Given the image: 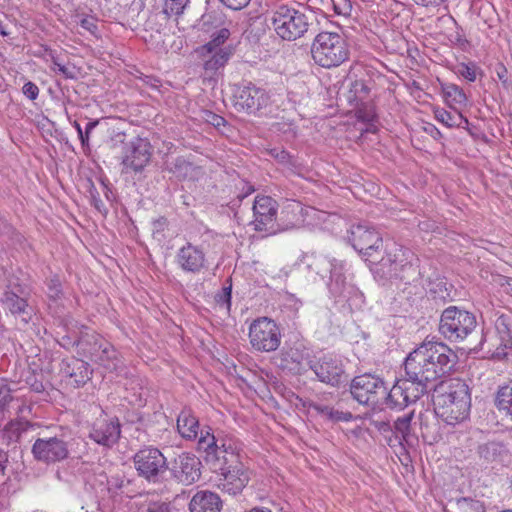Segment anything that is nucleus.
<instances>
[{"label":"nucleus","instance_id":"nucleus-50","mask_svg":"<svg viewBox=\"0 0 512 512\" xmlns=\"http://www.w3.org/2000/svg\"><path fill=\"white\" fill-rule=\"evenodd\" d=\"M190 167H191V164L189 162H187L182 157H178L173 162V166L170 167V171H172L175 174H180L181 172L186 173Z\"/></svg>","mask_w":512,"mask_h":512},{"label":"nucleus","instance_id":"nucleus-49","mask_svg":"<svg viewBox=\"0 0 512 512\" xmlns=\"http://www.w3.org/2000/svg\"><path fill=\"white\" fill-rule=\"evenodd\" d=\"M22 92L28 99L35 100L39 95V88L35 83L29 81L23 85Z\"/></svg>","mask_w":512,"mask_h":512},{"label":"nucleus","instance_id":"nucleus-44","mask_svg":"<svg viewBox=\"0 0 512 512\" xmlns=\"http://www.w3.org/2000/svg\"><path fill=\"white\" fill-rule=\"evenodd\" d=\"M89 195L91 199L92 205L99 211V212H106L105 205L103 201L100 198V193L95 188L94 184L89 181Z\"/></svg>","mask_w":512,"mask_h":512},{"label":"nucleus","instance_id":"nucleus-40","mask_svg":"<svg viewBox=\"0 0 512 512\" xmlns=\"http://www.w3.org/2000/svg\"><path fill=\"white\" fill-rule=\"evenodd\" d=\"M177 264L187 272H198L204 266L203 258H177Z\"/></svg>","mask_w":512,"mask_h":512},{"label":"nucleus","instance_id":"nucleus-25","mask_svg":"<svg viewBox=\"0 0 512 512\" xmlns=\"http://www.w3.org/2000/svg\"><path fill=\"white\" fill-rule=\"evenodd\" d=\"M177 429L179 434L186 440H199L201 433L205 430H210V433H213L210 427L199 430L198 419L187 410H183L178 415Z\"/></svg>","mask_w":512,"mask_h":512},{"label":"nucleus","instance_id":"nucleus-26","mask_svg":"<svg viewBox=\"0 0 512 512\" xmlns=\"http://www.w3.org/2000/svg\"><path fill=\"white\" fill-rule=\"evenodd\" d=\"M328 288L334 298H340L346 301L359 293L354 285L346 282L345 277L336 268L331 269Z\"/></svg>","mask_w":512,"mask_h":512},{"label":"nucleus","instance_id":"nucleus-46","mask_svg":"<svg viewBox=\"0 0 512 512\" xmlns=\"http://www.w3.org/2000/svg\"><path fill=\"white\" fill-rule=\"evenodd\" d=\"M420 288L416 284L412 283H404V287L399 292L400 299H406L407 301H412L413 296L419 294Z\"/></svg>","mask_w":512,"mask_h":512},{"label":"nucleus","instance_id":"nucleus-42","mask_svg":"<svg viewBox=\"0 0 512 512\" xmlns=\"http://www.w3.org/2000/svg\"><path fill=\"white\" fill-rule=\"evenodd\" d=\"M334 13L345 18L351 15L353 6L351 0H331Z\"/></svg>","mask_w":512,"mask_h":512},{"label":"nucleus","instance_id":"nucleus-11","mask_svg":"<svg viewBox=\"0 0 512 512\" xmlns=\"http://www.w3.org/2000/svg\"><path fill=\"white\" fill-rule=\"evenodd\" d=\"M133 463L138 475L149 482L156 483L168 469L166 457L153 447L139 450L133 457Z\"/></svg>","mask_w":512,"mask_h":512},{"label":"nucleus","instance_id":"nucleus-18","mask_svg":"<svg viewBox=\"0 0 512 512\" xmlns=\"http://www.w3.org/2000/svg\"><path fill=\"white\" fill-rule=\"evenodd\" d=\"M121 429L117 418H98L92 424L89 438L104 447H112L120 437Z\"/></svg>","mask_w":512,"mask_h":512},{"label":"nucleus","instance_id":"nucleus-29","mask_svg":"<svg viewBox=\"0 0 512 512\" xmlns=\"http://www.w3.org/2000/svg\"><path fill=\"white\" fill-rule=\"evenodd\" d=\"M441 90L446 103L453 107L454 105H463L467 101V97L462 88L452 83H444Z\"/></svg>","mask_w":512,"mask_h":512},{"label":"nucleus","instance_id":"nucleus-35","mask_svg":"<svg viewBox=\"0 0 512 512\" xmlns=\"http://www.w3.org/2000/svg\"><path fill=\"white\" fill-rule=\"evenodd\" d=\"M455 72L467 81L474 82L478 73H481V69L473 62L459 63L456 66Z\"/></svg>","mask_w":512,"mask_h":512},{"label":"nucleus","instance_id":"nucleus-28","mask_svg":"<svg viewBox=\"0 0 512 512\" xmlns=\"http://www.w3.org/2000/svg\"><path fill=\"white\" fill-rule=\"evenodd\" d=\"M494 405L501 415L512 422V380L498 386L494 396Z\"/></svg>","mask_w":512,"mask_h":512},{"label":"nucleus","instance_id":"nucleus-53","mask_svg":"<svg viewBox=\"0 0 512 512\" xmlns=\"http://www.w3.org/2000/svg\"><path fill=\"white\" fill-rule=\"evenodd\" d=\"M108 484L111 488L122 489L129 484V481L121 475H114L108 480Z\"/></svg>","mask_w":512,"mask_h":512},{"label":"nucleus","instance_id":"nucleus-57","mask_svg":"<svg viewBox=\"0 0 512 512\" xmlns=\"http://www.w3.org/2000/svg\"><path fill=\"white\" fill-rule=\"evenodd\" d=\"M499 80L502 82L504 87H508L509 81L507 78V69L504 65L500 64L496 70Z\"/></svg>","mask_w":512,"mask_h":512},{"label":"nucleus","instance_id":"nucleus-3","mask_svg":"<svg viewBox=\"0 0 512 512\" xmlns=\"http://www.w3.org/2000/svg\"><path fill=\"white\" fill-rule=\"evenodd\" d=\"M432 401L435 412L447 424L463 421L469 415L471 398L468 386L461 381L441 382L434 389Z\"/></svg>","mask_w":512,"mask_h":512},{"label":"nucleus","instance_id":"nucleus-12","mask_svg":"<svg viewBox=\"0 0 512 512\" xmlns=\"http://www.w3.org/2000/svg\"><path fill=\"white\" fill-rule=\"evenodd\" d=\"M269 96L262 88L252 83L237 86L233 93V104L237 111L255 113L268 104Z\"/></svg>","mask_w":512,"mask_h":512},{"label":"nucleus","instance_id":"nucleus-21","mask_svg":"<svg viewBox=\"0 0 512 512\" xmlns=\"http://www.w3.org/2000/svg\"><path fill=\"white\" fill-rule=\"evenodd\" d=\"M16 290L7 288L0 299L1 304L5 310H8L15 316H22L24 323H28L30 320V313L27 300L20 295L21 291L19 287H15Z\"/></svg>","mask_w":512,"mask_h":512},{"label":"nucleus","instance_id":"nucleus-23","mask_svg":"<svg viewBox=\"0 0 512 512\" xmlns=\"http://www.w3.org/2000/svg\"><path fill=\"white\" fill-rule=\"evenodd\" d=\"M306 358L307 355L301 346H285L277 356L278 365L281 368L297 373L303 369V362Z\"/></svg>","mask_w":512,"mask_h":512},{"label":"nucleus","instance_id":"nucleus-20","mask_svg":"<svg viewBox=\"0 0 512 512\" xmlns=\"http://www.w3.org/2000/svg\"><path fill=\"white\" fill-rule=\"evenodd\" d=\"M405 259L406 258H403L398 262L396 259L392 258H380V260L374 262L366 258V262L374 278L384 283L387 280L396 278L399 272L405 269L407 265L403 263Z\"/></svg>","mask_w":512,"mask_h":512},{"label":"nucleus","instance_id":"nucleus-51","mask_svg":"<svg viewBox=\"0 0 512 512\" xmlns=\"http://www.w3.org/2000/svg\"><path fill=\"white\" fill-rule=\"evenodd\" d=\"M415 5L427 9H434L444 5L448 0H410Z\"/></svg>","mask_w":512,"mask_h":512},{"label":"nucleus","instance_id":"nucleus-38","mask_svg":"<svg viewBox=\"0 0 512 512\" xmlns=\"http://www.w3.org/2000/svg\"><path fill=\"white\" fill-rule=\"evenodd\" d=\"M76 23L92 35L98 32V20L92 15H77Z\"/></svg>","mask_w":512,"mask_h":512},{"label":"nucleus","instance_id":"nucleus-24","mask_svg":"<svg viewBox=\"0 0 512 512\" xmlns=\"http://www.w3.org/2000/svg\"><path fill=\"white\" fill-rule=\"evenodd\" d=\"M60 371L66 377L73 379L77 386L85 384L91 375L88 363L73 357L61 362Z\"/></svg>","mask_w":512,"mask_h":512},{"label":"nucleus","instance_id":"nucleus-7","mask_svg":"<svg viewBox=\"0 0 512 512\" xmlns=\"http://www.w3.org/2000/svg\"><path fill=\"white\" fill-rule=\"evenodd\" d=\"M476 327L477 321L473 313L450 306L442 312L439 332L451 342H460L466 339Z\"/></svg>","mask_w":512,"mask_h":512},{"label":"nucleus","instance_id":"nucleus-14","mask_svg":"<svg viewBox=\"0 0 512 512\" xmlns=\"http://www.w3.org/2000/svg\"><path fill=\"white\" fill-rule=\"evenodd\" d=\"M200 468V459L189 452L179 454L168 464L172 476L184 485H191L199 480L201 476Z\"/></svg>","mask_w":512,"mask_h":512},{"label":"nucleus","instance_id":"nucleus-63","mask_svg":"<svg viewBox=\"0 0 512 512\" xmlns=\"http://www.w3.org/2000/svg\"><path fill=\"white\" fill-rule=\"evenodd\" d=\"M210 18H211L210 15H203L201 20H200L199 25L204 26L209 21Z\"/></svg>","mask_w":512,"mask_h":512},{"label":"nucleus","instance_id":"nucleus-15","mask_svg":"<svg viewBox=\"0 0 512 512\" xmlns=\"http://www.w3.org/2000/svg\"><path fill=\"white\" fill-rule=\"evenodd\" d=\"M278 204L270 196H257L253 205L255 230L273 234L277 231L276 216Z\"/></svg>","mask_w":512,"mask_h":512},{"label":"nucleus","instance_id":"nucleus-32","mask_svg":"<svg viewBox=\"0 0 512 512\" xmlns=\"http://www.w3.org/2000/svg\"><path fill=\"white\" fill-rule=\"evenodd\" d=\"M230 32L227 28H221L212 34V39L198 49L200 55H207L218 51L224 42L229 38Z\"/></svg>","mask_w":512,"mask_h":512},{"label":"nucleus","instance_id":"nucleus-64","mask_svg":"<svg viewBox=\"0 0 512 512\" xmlns=\"http://www.w3.org/2000/svg\"><path fill=\"white\" fill-rule=\"evenodd\" d=\"M0 34L2 36H8L9 35V32L6 31V29H5V27H4V25H3L1 20H0Z\"/></svg>","mask_w":512,"mask_h":512},{"label":"nucleus","instance_id":"nucleus-47","mask_svg":"<svg viewBox=\"0 0 512 512\" xmlns=\"http://www.w3.org/2000/svg\"><path fill=\"white\" fill-rule=\"evenodd\" d=\"M147 512H176V511L170 502L155 501V502L149 503Z\"/></svg>","mask_w":512,"mask_h":512},{"label":"nucleus","instance_id":"nucleus-27","mask_svg":"<svg viewBox=\"0 0 512 512\" xmlns=\"http://www.w3.org/2000/svg\"><path fill=\"white\" fill-rule=\"evenodd\" d=\"M232 53L228 48H220L207 55H200L203 58V69L205 76L212 78L217 72L224 68Z\"/></svg>","mask_w":512,"mask_h":512},{"label":"nucleus","instance_id":"nucleus-10","mask_svg":"<svg viewBox=\"0 0 512 512\" xmlns=\"http://www.w3.org/2000/svg\"><path fill=\"white\" fill-rule=\"evenodd\" d=\"M249 339L251 346L257 351H275L281 343L280 329L272 319L260 317L250 324Z\"/></svg>","mask_w":512,"mask_h":512},{"label":"nucleus","instance_id":"nucleus-39","mask_svg":"<svg viewBox=\"0 0 512 512\" xmlns=\"http://www.w3.org/2000/svg\"><path fill=\"white\" fill-rule=\"evenodd\" d=\"M413 417V412L398 418L394 422V429L398 435H401L403 440L407 441L410 432V423Z\"/></svg>","mask_w":512,"mask_h":512},{"label":"nucleus","instance_id":"nucleus-56","mask_svg":"<svg viewBox=\"0 0 512 512\" xmlns=\"http://www.w3.org/2000/svg\"><path fill=\"white\" fill-rule=\"evenodd\" d=\"M271 155L277 159L280 163H288L290 161L291 156L285 150L273 149L271 150Z\"/></svg>","mask_w":512,"mask_h":512},{"label":"nucleus","instance_id":"nucleus-2","mask_svg":"<svg viewBox=\"0 0 512 512\" xmlns=\"http://www.w3.org/2000/svg\"><path fill=\"white\" fill-rule=\"evenodd\" d=\"M197 451L209 468L219 475L217 488L230 496L239 495L250 481V472L242 463L235 441L205 430L197 442Z\"/></svg>","mask_w":512,"mask_h":512},{"label":"nucleus","instance_id":"nucleus-13","mask_svg":"<svg viewBox=\"0 0 512 512\" xmlns=\"http://www.w3.org/2000/svg\"><path fill=\"white\" fill-rule=\"evenodd\" d=\"M309 367L319 381L332 386H339L348 378L343 361L336 356H323L316 361H311Z\"/></svg>","mask_w":512,"mask_h":512},{"label":"nucleus","instance_id":"nucleus-4","mask_svg":"<svg viewBox=\"0 0 512 512\" xmlns=\"http://www.w3.org/2000/svg\"><path fill=\"white\" fill-rule=\"evenodd\" d=\"M73 344L90 356L91 360L101 366L105 371L124 375L126 367L122 356L113 345L97 334H86L75 340Z\"/></svg>","mask_w":512,"mask_h":512},{"label":"nucleus","instance_id":"nucleus-8","mask_svg":"<svg viewBox=\"0 0 512 512\" xmlns=\"http://www.w3.org/2000/svg\"><path fill=\"white\" fill-rule=\"evenodd\" d=\"M72 437L62 432L51 437L38 438L32 445L33 457L47 465L66 460L69 457Z\"/></svg>","mask_w":512,"mask_h":512},{"label":"nucleus","instance_id":"nucleus-61","mask_svg":"<svg viewBox=\"0 0 512 512\" xmlns=\"http://www.w3.org/2000/svg\"><path fill=\"white\" fill-rule=\"evenodd\" d=\"M100 185H101V188H102V191H103L105 197L108 200H110L111 190L109 189L108 185L103 180H100Z\"/></svg>","mask_w":512,"mask_h":512},{"label":"nucleus","instance_id":"nucleus-41","mask_svg":"<svg viewBox=\"0 0 512 512\" xmlns=\"http://www.w3.org/2000/svg\"><path fill=\"white\" fill-rule=\"evenodd\" d=\"M47 295L52 300H57L62 296V284L57 275H54L47 281Z\"/></svg>","mask_w":512,"mask_h":512},{"label":"nucleus","instance_id":"nucleus-22","mask_svg":"<svg viewBox=\"0 0 512 512\" xmlns=\"http://www.w3.org/2000/svg\"><path fill=\"white\" fill-rule=\"evenodd\" d=\"M222 501L215 492L198 491L189 503L190 512H221Z\"/></svg>","mask_w":512,"mask_h":512},{"label":"nucleus","instance_id":"nucleus-54","mask_svg":"<svg viewBox=\"0 0 512 512\" xmlns=\"http://www.w3.org/2000/svg\"><path fill=\"white\" fill-rule=\"evenodd\" d=\"M226 7L232 10H241L245 8L250 0H220Z\"/></svg>","mask_w":512,"mask_h":512},{"label":"nucleus","instance_id":"nucleus-6","mask_svg":"<svg viewBox=\"0 0 512 512\" xmlns=\"http://www.w3.org/2000/svg\"><path fill=\"white\" fill-rule=\"evenodd\" d=\"M271 24L276 34L287 41L301 38L309 28L308 17L287 4H279L273 8Z\"/></svg>","mask_w":512,"mask_h":512},{"label":"nucleus","instance_id":"nucleus-1","mask_svg":"<svg viewBox=\"0 0 512 512\" xmlns=\"http://www.w3.org/2000/svg\"><path fill=\"white\" fill-rule=\"evenodd\" d=\"M457 356L442 342L426 341L409 353L404 362L405 376L396 381L385 403L391 409H404L434 390V382L448 374Z\"/></svg>","mask_w":512,"mask_h":512},{"label":"nucleus","instance_id":"nucleus-43","mask_svg":"<svg viewBox=\"0 0 512 512\" xmlns=\"http://www.w3.org/2000/svg\"><path fill=\"white\" fill-rule=\"evenodd\" d=\"M435 119L447 127H454L458 125L455 121V117L443 108H437L434 110Z\"/></svg>","mask_w":512,"mask_h":512},{"label":"nucleus","instance_id":"nucleus-16","mask_svg":"<svg viewBox=\"0 0 512 512\" xmlns=\"http://www.w3.org/2000/svg\"><path fill=\"white\" fill-rule=\"evenodd\" d=\"M349 239L355 251L363 255L380 253L383 246V240L379 233L364 224L352 225Z\"/></svg>","mask_w":512,"mask_h":512},{"label":"nucleus","instance_id":"nucleus-5","mask_svg":"<svg viewBox=\"0 0 512 512\" xmlns=\"http://www.w3.org/2000/svg\"><path fill=\"white\" fill-rule=\"evenodd\" d=\"M314 62L324 68L341 65L349 58V47L343 35L337 32H320L311 47Z\"/></svg>","mask_w":512,"mask_h":512},{"label":"nucleus","instance_id":"nucleus-37","mask_svg":"<svg viewBox=\"0 0 512 512\" xmlns=\"http://www.w3.org/2000/svg\"><path fill=\"white\" fill-rule=\"evenodd\" d=\"M370 92V87L364 80H355L350 88V93L353 94L354 100L363 102Z\"/></svg>","mask_w":512,"mask_h":512},{"label":"nucleus","instance_id":"nucleus-55","mask_svg":"<svg viewBox=\"0 0 512 512\" xmlns=\"http://www.w3.org/2000/svg\"><path fill=\"white\" fill-rule=\"evenodd\" d=\"M206 121L213 125L214 127L216 128H219L221 126H224L226 124V120L220 116V115H217L215 113H212V112H208L206 114Z\"/></svg>","mask_w":512,"mask_h":512},{"label":"nucleus","instance_id":"nucleus-45","mask_svg":"<svg viewBox=\"0 0 512 512\" xmlns=\"http://www.w3.org/2000/svg\"><path fill=\"white\" fill-rule=\"evenodd\" d=\"M52 63L54 66L53 70L61 73L66 79H75L76 78V73H75L73 67H69L67 65L60 63L58 58H53Z\"/></svg>","mask_w":512,"mask_h":512},{"label":"nucleus","instance_id":"nucleus-62","mask_svg":"<svg viewBox=\"0 0 512 512\" xmlns=\"http://www.w3.org/2000/svg\"><path fill=\"white\" fill-rule=\"evenodd\" d=\"M73 127L76 129L79 139L83 136V130L77 121L73 122Z\"/></svg>","mask_w":512,"mask_h":512},{"label":"nucleus","instance_id":"nucleus-52","mask_svg":"<svg viewBox=\"0 0 512 512\" xmlns=\"http://www.w3.org/2000/svg\"><path fill=\"white\" fill-rule=\"evenodd\" d=\"M98 124L99 120H92L87 123L85 131H83V136L80 138L83 147L88 146L90 134Z\"/></svg>","mask_w":512,"mask_h":512},{"label":"nucleus","instance_id":"nucleus-19","mask_svg":"<svg viewBox=\"0 0 512 512\" xmlns=\"http://www.w3.org/2000/svg\"><path fill=\"white\" fill-rule=\"evenodd\" d=\"M308 408L313 410L318 417L330 423L349 422L353 414L343 409V401L338 400L334 405L328 403L324 398L310 401Z\"/></svg>","mask_w":512,"mask_h":512},{"label":"nucleus","instance_id":"nucleus-17","mask_svg":"<svg viewBox=\"0 0 512 512\" xmlns=\"http://www.w3.org/2000/svg\"><path fill=\"white\" fill-rule=\"evenodd\" d=\"M151 145L147 139L136 137L126 146L122 164L135 172L143 170L151 158Z\"/></svg>","mask_w":512,"mask_h":512},{"label":"nucleus","instance_id":"nucleus-9","mask_svg":"<svg viewBox=\"0 0 512 512\" xmlns=\"http://www.w3.org/2000/svg\"><path fill=\"white\" fill-rule=\"evenodd\" d=\"M350 393L359 404L372 406L388 394L383 379L370 373L354 377L350 383Z\"/></svg>","mask_w":512,"mask_h":512},{"label":"nucleus","instance_id":"nucleus-34","mask_svg":"<svg viewBox=\"0 0 512 512\" xmlns=\"http://www.w3.org/2000/svg\"><path fill=\"white\" fill-rule=\"evenodd\" d=\"M231 294H232V285L230 283L228 286H224L214 296L215 307L218 310L224 312L225 314L230 313L231 297H232Z\"/></svg>","mask_w":512,"mask_h":512},{"label":"nucleus","instance_id":"nucleus-30","mask_svg":"<svg viewBox=\"0 0 512 512\" xmlns=\"http://www.w3.org/2000/svg\"><path fill=\"white\" fill-rule=\"evenodd\" d=\"M495 329L502 343L508 347L512 339V313H502L495 320Z\"/></svg>","mask_w":512,"mask_h":512},{"label":"nucleus","instance_id":"nucleus-59","mask_svg":"<svg viewBox=\"0 0 512 512\" xmlns=\"http://www.w3.org/2000/svg\"><path fill=\"white\" fill-rule=\"evenodd\" d=\"M31 389L34 392L41 393L45 390L44 385L41 381L34 379L32 382H29Z\"/></svg>","mask_w":512,"mask_h":512},{"label":"nucleus","instance_id":"nucleus-60","mask_svg":"<svg viewBox=\"0 0 512 512\" xmlns=\"http://www.w3.org/2000/svg\"><path fill=\"white\" fill-rule=\"evenodd\" d=\"M167 224V220L165 218H159L156 221L153 222L154 228L159 231L160 229H163Z\"/></svg>","mask_w":512,"mask_h":512},{"label":"nucleus","instance_id":"nucleus-31","mask_svg":"<svg viewBox=\"0 0 512 512\" xmlns=\"http://www.w3.org/2000/svg\"><path fill=\"white\" fill-rule=\"evenodd\" d=\"M189 3L190 0H163L160 15L166 19L174 18L176 21L184 13Z\"/></svg>","mask_w":512,"mask_h":512},{"label":"nucleus","instance_id":"nucleus-33","mask_svg":"<svg viewBox=\"0 0 512 512\" xmlns=\"http://www.w3.org/2000/svg\"><path fill=\"white\" fill-rule=\"evenodd\" d=\"M505 452L504 446L495 441L484 443L478 447V453L481 458L488 462H493L499 459Z\"/></svg>","mask_w":512,"mask_h":512},{"label":"nucleus","instance_id":"nucleus-48","mask_svg":"<svg viewBox=\"0 0 512 512\" xmlns=\"http://www.w3.org/2000/svg\"><path fill=\"white\" fill-rule=\"evenodd\" d=\"M11 400L12 395L10 387L7 384H0V411H3Z\"/></svg>","mask_w":512,"mask_h":512},{"label":"nucleus","instance_id":"nucleus-36","mask_svg":"<svg viewBox=\"0 0 512 512\" xmlns=\"http://www.w3.org/2000/svg\"><path fill=\"white\" fill-rule=\"evenodd\" d=\"M457 505L462 512H486L483 502L472 498H460Z\"/></svg>","mask_w":512,"mask_h":512},{"label":"nucleus","instance_id":"nucleus-58","mask_svg":"<svg viewBox=\"0 0 512 512\" xmlns=\"http://www.w3.org/2000/svg\"><path fill=\"white\" fill-rule=\"evenodd\" d=\"M126 138V134L121 131H113V134L110 137L113 146L124 143Z\"/></svg>","mask_w":512,"mask_h":512}]
</instances>
